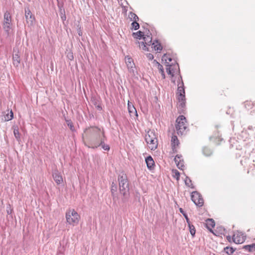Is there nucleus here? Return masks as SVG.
<instances>
[{
  "mask_svg": "<svg viewBox=\"0 0 255 255\" xmlns=\"http://www.w3.org/2000/svg\"><path fill=\"white\" fill-rule=\"evenodd\" d=\"M97 108L98 110H101L102 109V106L101 105H98Z\"/></svg>",
  "mask_w": 255,
  "mask_h": 255,
  "instance_id": "obj_44",
  "label": "nucleus"
},
{
  "mask_svg": "<svg viewBox=\"0 0 255 255\" xmlns=\"http://www.w3.org/2000/svg\"><path fill=\"white\" fill-rule=\"evenodd\" d=\"M182 156L178 154L176 155L174 158L175 162L176 163L179 161V160H182L181 159Z\"/></svg>",
  "mask_w": 255,
  "mask_h": 255,
  "instance_id": "obj_40",
  "label": "nucleus"
},
{
  "mask_svg": "<svg viewBox=\"0 0 255 255\" xmlns=\"http://www.w3.org/2000/svg\"><path fill=\"white\" fill-rule=\"evenodd\" d=\"M146 57L150 60H152L154 58L153 55L151 53H147L146 54Z\"/></svg>",
  "mask_w": 255,
  "mask_h": 255,
  "instance_id": "obj_42",
  "label": "nucleus"
},
{
  "mask_svg": "<svg viewBox=\"0 0 255 255\" xmlns=\"http://www.w3.org/2000/svg\"><path fill=\"white\" fill-rule=\"evenodd\" d=\"M147 167L149 169H152L154 165V162L151 156H148L145 159Z\"/></svg>",
  "mask_w": 255,
  "mask_h": 255,
  "instance_id": "obj_16",
  "label": "nucleus"
},
{
  "mask_svg": "<svg viewBox=\"0 0 255 255\" xmlns=\"http://www.w3.org/2000/svg\"><path fill=\"white\" fill-rule=\"evenodd\" d=\"M184 182H185V185L187 186H188V187H190L191 188H192V189H194L195 188L194 186L192 183L191 180L188 177L186 176V178H185V179L184 180Z\"/></svg>",
  "mask_w": 255,
  "mask_h": 255,
  "instance_id": "obj_26",
  "label": "nucleus"
},
{
  "mask_svg": "<svg viewBox=\"0 0 255 255\" xmlns=\"http://www.w3.org/2000/svg\"><path fill=\"white\" fill-rule=\"evenodd\" d=\"M66 123L67 124V126L69 127L70 130L72 131L75 130V128L74 127V126L73 125V123L71 120H66Z\"/></svg>",
  "mask_w": 255,
  "mask_h": 255,
  "instance_id": "obj_34",
  "label": "nucleus"
},
{
  "mask_svg": "<svg viewBox=\"0 0 255 255\" xmlns=\"http://www.w3.org/2000/svg\"><path fill=\"white\" fill-rule=\"evenodd\" d=\"M254 106V103L251 101H247L244 103L245 107L248 110L252 109Z\"/></svg>",
  "mask_w": 255,
  "mask_h": 255,
  "instance_id": "obj_25",
  "label": "nucleus"
},
{
  "mask_svg": "<svg viewBox=\"0 0 255 255\" xmlns=\"http://www.w3.org/2000/svg\"><path fill=\"white\" fill-rule=\"evenodd\" d=\"M205 149H204V154H205V155H206L207 156H209V155H210L211 154V153H209V154H206V153H205Z\"/></svg>",
  "mask_w": 255,
  "mask_h": 255,
  "instance_id": "obj_45",
  "label": "nucleus"
},
{
  "mask_svg": "<svg viewBox=\"0 0 255 255\" xmlns=\"http://www.w3.org/2000/svg\"><path fill=\"white\" fill-rule=\"evenodd\" d=\"M13 64L14 66L17 67L20 62V57L18 51L13 55Z\"/></svg>",
  "mask_w": 255,
  "mask_h": 255,
  "instance_id": "obj_15",
  "label": "nucleus"
},
{
  "mask_svg": "<svg viewBox=\"0 0 255 255\" xmlns=\"http://www.w3.org/2000/svg\"><path fill=\"white\" fill-rule=\"evenodd\" d=\"M25 17L26 22L28 26H32L34 24L35 17L31 12L29 7L25 8Z\"/></svg>",
  "mask_w": 255,
  "mask_h": 255,
  "instance_id": "obj_8",
  "label": "nucleus"
},
{
  "mask_svg": "<svg viewBox=\"0 0 255 255\" xmlns=\"http://www.w3.org/2000/svg\"><path fill=\"white\" fill-rule=\"evenodd\" d=\"M175 128L178 135H182L185 133L187 128L186 119L184 116H179L176 121Z\"/></svg>",
  "mask_w": 255,
  "mask_h": 255,
  "instance_id": "obj_3",
  "label": "nucleus"
},
{
  "mask_svg": "<svg viewBox=\"0 0 255 255\" xmlns=\"http://www.w3.org/2000/svg\"><path fill=\"white\" fill-rule=\"evenodd\" d=\"M28 0V1H31V0Z\"/></svg>",
  "mask_w": 255,
  "mask_h": 255,
  "instance_id": "obj_51",
  "label": "nucleus"
},
{
  "mask_svg": "<svg viewBox=\"0 0 255 255\" xmlns=\"http://www.w3.org/2000/svg\"><path fill=\"white\" fill-rule=\"evenodd\" d=\"M126 63L127 64L128 72L132 75H135V65L131 58L128 56L126 57Z\"/></svg>",
  "mask_w": 255,
  "mask_h": 255,
  "instance_id": "obj_12",
  "label": "nucleus"
},
{
  "mask_svg": "<svg viewBox=\"0 0 255 255\" xmlns=\"http://www.w3.org/2000/svg\"><path fill=\"white\" fill-rule=\"evenodd\" d=\"M243 249L249 252H253L255 251V244L244 246Z\"/></svg>",
  "mask_w": 255,
  "mask_h": 255,
  "instance_id": "obj_23",
  "label": "nucleus"
},
{
  "mask_svg": "<svg viewBox=\"0 0 255 255\" xmlns=\"http://www.w3.org/2000/svg\"><path fill=\"white\" fill-rule=\"evenodd\" d=\"M13 118V114L11 110L9 112V114L7 113L6 114H3V118H2V120L3 121H9L11 120Z\"/></svg>",
  "mask_w": 255,
  "mask_h": 255,
  "instance_id": "obj_20",
  "label": "nucleus"
},
{
  "mask_svg": "<svg viewBox=\"0 0 255 255\" xmlns=\"http://www.w3.org/2000/svg\"><path fill=\"white\" fill-rule=\"evenodd\" d=\"M246 239V236L242 232H237L233 236V241L237 244H240L244 242Z\"/></svg>",
  "mask_w": 255,
  "mask_h": 255,
  "instance_id": "obj_11",
  "label": "nucleus"
},
{
  "mask_svg": "<svg viewBox=\"0 0 255 255\" xmlns=\"http://www.w3.org/2000/svg\"><path fill=\"white\" fill-rule=\"evenodd\" d=\"M145 140L151 150H155L157 147V139L154 132L148 131L145 136Z\"/></svg>",
  "mask_w": 255,
  "mask_h": 255,
  "instance_id": "obj_5",
  "label": "nucleus"
},
{
  "mask_svg": "<svg viewBox=\"0 0 255 255\" xmlns=\"http://www.w3.org/2000/svg\"><path fill=\"white\" fill-rule=\"evenodd\" d=\"M227 239L229 242H231L232 240L233 241L232 238L230 236L227 237Z\"/></svg>",
  "mask_w": 255,
  "mask_h": 255,
  "instance_id": "obj_43",
  "label": "nucleus"
},
{
  "mask_svg": "<svg viewBox=\"0 0 255 255\" xmlns=\"http://www.w3.org/2000/svg\"><path fill=\"white\" fill-rule=\"evenodd\" d=\"M224 251L228 255H232L235 252V250L232 247H229L224 248Z\"/></svg>",
  "mask_w": 255,
  "mask_h": 255,
  "instance_id": "obj_27",
  "label": "nucleus"
},
{
  "mask_svg": "<svg viewBox=\"0 0 255 255\" xmlns=\"http://www.w3.org/2000/svg\"><path fill=\"white\" fill-rule=\"evenodd\" d=\"M128 108L129 114L131 117L135 118L138 117L136 110L131 103H130L129 102H128Z\"/></svg>",
  "mask_w": 255,
  "mask_h": 255,
  "instance_id": "obj_13",
  "label": "nucleus"
},
{
  "mask_svg": "<svg viewBox=\"0 0 255 255\" xmlns=\"http://www.w3.org/2000/svg\"><path fill=\"white\" fill-rule=\"evenodd\" d=\"M162 75V76L163 77V78H165V73H163Z\"/></svg>",
  "mask_w": 255,
  "mask_h": 255,
  "instance_id": "obj_46",
  "label": "nucleus"
},
{
  "mask_svg": "<svg viewBox=\"0 0 255 255\" xmlns=\"http://www.w3.org/2000/svg\"><path fill=\"white\" fill-rule=\"evenodd\" d=\"M178 103L177 105V107L181 110H183V109L185 107V97L184 98H177Z\"/></svg>",
  "mask_w": 255,
  "mask_h": 255,
  "instance_id": "obj_17",
  "label": "nucleus"
},
{
  "mask_svg": "<svg viewBox=\"0 0 255 255\" xmlns=\"http://www.w3.org/2000/svg\"><path fill=\"white\" fill-rule=\"evenodd\" d=\"M161 74H162L163 73H164V69L162 70L161 72H159Z\"/></svg>",
  "mask_w": 255,
  "mask_h": 255,
  "instance_id": "obj_47",
  "label": "nucleus"
},
{
  "mask_svg": "<svg viewBox=\"0 0 255 255\" xmlns=\"http://www.w3.org/2000/svg\"><path fill=\"white\" fill-rule=\"evenodd\" d=\"M187 224L191 235H192V237H194L196 233L195 227L192 224H191V222L187 223Z\"/></svg>",
  "mask_w": 255,
  "mask_h": 255,
  "instance_id": "obj_24",
  "label": "nucleus"
},
{
  "mask_svg": "<svg viewBox=\"0 0 255 255\" xmlns=\"http://www.w3.org/2000/svg\"><path fill=\"white\" fill-rule=\"evenodd\" d=\"M144 41L141 42H137L139 44V46L141 47L142 49L143 50L148 51V48L146 47L147 45L150 46L152 45V37L150 35H145L143 37Z\"/></svg>",
  "mask_w": 255,
  "mask_h": 255,
  "instance_id": "obj_9",
  "label": "nucleus"
},
{
  "mask_svg": "<svg viewBox=\"0 0 255 255\" xmlns=\"http://www.w3.org/2000/svg\"><path fill=\"white\" fill-rule=\"evenodd\" d=\"M162 60L165 61L166 63L169 64V62L172 61V58L170 57H168L166 54H165L162 57Z\"/></svg>",
  "mask_w": 255,
  "mask_h": 255,
  "instance_id": "obj_33",
  "label": "nucleus"
},
{
  "mask_svg": "<svg viewBox=\"0 0 255 255\" xmlns=\"http://www.w3.org/2000/svg\"><path fill=\"white\" fill-rule=\"evenodd\" d=\"M154 62H156V63L158 64V69L159 72H161L162 70H163V66L159 63L157 62L156 60H154Z\"/></svg>",
  "mask_w": 255,
  "mask_h": 255,
  "instance_id": "obj_41",
  "label": "nucleus"
},
{
  "mask_svg": "<svg viewBox=\"0 0 255 255\" xmlns=\"http://www.w3.org/2000/svg\"><path fill=\"white\" fill-rule=\"evenodd\" d=\"M53 178L58 185L60 184L63 182V178L58 170H55L53 173Z\"/></svg>",
  "mask_w": 255,
  "mask_h": 255,
  "instance_id": "obj_14",
  "label": "nucleus"
},
{
  "mask_svg": "<svg viewBox=\"0 0 255 255\" xmlns=\"http://www.w3.org/2000/svg\"><path fill=\"white\" fill-rule=\"evenodd\" d=\"M11 25V16L9 12L6 11L4 14L2 27L7 36L9 35Z\"/></svg>",
  "mask_w": 255,
  "mask_h": 255,
  "instance_id": "obj_6",
  "label": "nucleus"
},
{
  "mask_svg": "<svg viewBox=\"0 0 255 255\" xmlns=\"http://www.w3.org/2000/svg\"><path fill=\"white\" fill-rule=\"evenodd\" d=\"M176 66L178 67V69L179 68V65H178V64H177Z\"/></svg>",
  "mask_w": 255,
  "mask_h": 255,
  "instance_id": "obj_50",
  "label": "nucleus"
},
{
  "mask_svg": "<svg viewBox=\"0 0 255 255\" xmlns=\"http://www.w3.org/2000/svg\"><path fill=\"white\" fill-rule=\"evenodd\" d=\"M178 80L181 81V82H179L178 84L177 91L176 93L177 97V98H184V97H185L184 86L182 79V77L180 75L178 78Z\"/></svg>",
  "mask_w": 255,
  "mask_h": 255,
  "instance_id": "obj_10",
  "label": "nucleus"
},
{
  "mask_svg": "<svg viewBox=\"0 0 255 255\" xmlns=\"http://www.w3.org/2000/svg\"><path fill=\"white\" fill-rule=\"evenodd\" d=\"M133 36L134 38L136 39H140L141 37H143L144 34L143 33L140 31H138L136 32H133L132 33Z\"/></svg>",
  "mask_w": 255,
  "mask_h": 255,
  "instance_id": "obj_29",
  "label": "nucleus"
},
{
  "mask_svg": "<svg viewBox=\"0 0 255 255\" xmlns=\"http://www.w3.org/2000/svg\"><path fill=\"white\" fill-rule=\"evenodd\" d=\"M80 216L74 209H69L66 213L67 222L69 224L75 226L78 224Z\"/></svg>",
  "mask_w": 255,
  "mask_h": 255,
  "instance_id": "obj_4",
  "label": "nucleus"
},
{
  "mask_svg": "<svg viewBox=\"0 0 255 255\" xmlns=\"http://www.w3.org/2000/svg\"><path fill=\"white\" fill-rule=\"evenodd\" d=\"M177 167L181 170H183L184 167V165L183 164V160H179L177 163H176Z\"/></svg>",
  "mask_w": 255,
  "mask_h": 255,
  "instance_id": "obj_36",
  "label": "nucleus"
},
{
  "mask_svg": "<svg viewBox=\"0 0 255 255\" xmlns=\"http://www.w3.org/2000/svg\"><path fill=\"white\" fill-rule=\"evenodd\" d=\"M172 172L174 173L173 177L175 178L177 180H178L180 177V173L179 171L176 169H174L172 170Z\"/></svg>",
  "mask_w": 255,
  "mask_h": 255,
  "instance_id": "obj_38",
  "label": "nucleus"
},
{
  "mask_svg": "<svg viewBox=\"0 0 255 255\" xmlns=\"http://www.w3.org/2000/svg\"><path fill=\"white\" fill-rule=\"evenodd\" d=\"M117 190V186L116 184H115L114 182H113L111 186V193L112 195L113 196V198H114L116 195V192Z\"/></svg>",
  "mask_w": 255,
  "mask_h": 255,
  "instance_id": "obj_28",
  "label": "nucleus"
},
{
  "mask_svg": "<svg viewBox=\"0 0 255 255\" xmlns=\"http://www.w3.org/2000/svg\"><path fill=\"white\" fill-rule=\"evenodd\" d=\"M71 57H72V58H70L71 60L73 58V55H71Z\"/></svg>",
  "mask_w": 255,
  "mask_h": 255,
  "instance_id": "obj_49",
  "label": "nucleus"
},
{
  "mask_svg": "<svg viewBox=\"0 0 255 255\" xmlns=\"http://www.w3.org/2000/svg\"><path fill=\"white\" fill-rule=\"evenodd\" d=\"M88 131V142L85 145L89 148H97L101 146L103 140L105 138L104 131L97 127H91L86 128L85 132Z\"/></svg>",
  "mask_w": 255,
  "mask_h": 255,
  "instance_id": "obj_1",
  "label": "nucleus"
},
{
  "mask_svg": "<svg viewBox=\"0 0 255 255\" xmlns=\"http://www.w3.org/2000/svg\"><path fill=\"white\" fill-rule=\"evenodd\" d=\"M78 34H79V35H82V32H79Z\"/></svg>",
  "mask_w": 255,
  "mask_h": 255,
  "instance_id": "obj_48",
  "label": "nucleus"
},
{
  "mask_svg": "<svg viewBox=\"0 0 255 255\" xmlns=\"http://www.w3.org/2000/svg\"><path fill=\"white\" fill-rule=\"evenodd\" d=\"M118 181L120 192L123 196L122 200L123 202H126L129 197V182L126 174H120L118 176Z\"/></svg>",
  "mask_w": 255,
  "mask_h": 255,
  "instance_id": "obj_2",
  "label": "nucleus"
},
{
  "mask_svg": "<svg viewBox=\"0 0 255 255\" xmlns=\"http://www.w3.org/2000/svg\"><path fill=\"white\" fill-rule=\"evenodd\" d=\"M152 45L153 46L154 49L157 51H160L162 49V46L160 43L158 42L157 40L154 41L152 43Z\"/></svg>",
  "mask_w": 255,
  "mask_h": 255,
  "instance_id": "obj_21",
  "label": "nucleus"
},
{
  "mask_svg": "<svg viewBox=\"0 0 255 255\" xmlns=\"http://www.w3.org/2000/svg\"><path fill=\"white\" fill-rule=\"evenodd\" d=\"M179 211L183 215V217H184V218H185L187 223L190 222L189 218L188 217L187 214L184 211L182 208H179Z\"/></svg>",
  "mask_w": 255,
  "mask_h": 255,
  "instance_id": "obj_37",
  "label": "nucleus"
},
{
  "mask_svg": "<svg viewBox=\"0 0 255 255\" xmlns=\"http://www.w3.org/2000/svg\"><path fill=\"white\" fill-rule=\"evenodd\" d=\"M105 138H104L102 142H101L102 143L101 144V146H102V147L105 150L109 151L110 150V146L109 145L105 143Z\"/></svg>",
  "mask_w": 255,
  "mask_h": 255,
  "instance_id": "obj_35",
  "label": "nucleus"
},
{
  "mask_svg": "<svg viewBox=\"0 0 255 255\" xmlns=\"http://www.w3.org/2000/svg\"><path fill=\"white\" fill-rule=\"evenodd\" d=\"M166 72L168 74L170 75L172 77H173L174 76V73L175 71L173 70V69H172L171 68V65L169 64H167L166 65Z\"/></svg>",
  "mask_w": 255,
  "mask_h": 255,
  "instance_id": "obj_30",
  "label": "nucleus"
},
{
  "mask_svg": "<svg viewBox=\"0 0 255 255\" xmlns=\"http://www.w3.org/2000/svg\"><path fill=\"white\" fill-rule=\"evenodd\" d=\"M129 16L131 19V20H132L133 21H137L139 19L137 15L132 12L129 13Z\"/></svg>",
  "mask_w": 255,
  "mask_h": 255,
  "instance_id": "obj_31",
  "label": "nucleus"
},
{
  "mask_svg": "<svg viewBox=\"0 0 255 255\" xmlns=\"http://www.w3.org/2000/svg\"><path fill=\"white\" fill-rule=\"evenodd\" d=\"M59 11H60L61 18L62 20L63 21H64L66 19V16L65 14V10L63 8H60Z\"/></svg>",
  "mask_w": 255,
  "mask_h": 255,
  "instance_id": "obj_32",
  "label": "nucleus"
},
{
  "mask_svg": "<svg viewBox=\"0 0 255 255\" xmlns=\"http://www.w3.org/2000/svg\"><path fill=\"white\" fill-rule=\"evenodd\" d=\"M191 200L196 205L202 207L204 204V200L201 194L197 191H193L191 195Z\"/></svg>",
  "mask_w": 255,
  "mask_h": 255,
  "instance_id": "obj_7",
  "label": "nucleus"
},
{
  "mask_svg": "<svg viewBox=\"0 0 255 255\" xmlns=\"http://www.w3.org/2000/svg\"><path fill=\"white\" fill-rule=\"evenodd\" d=\"M206 227L210 231H212V229L215 226V223L213 219H208L206 220Z\"/></svg>",
  "mask_w": 255,
  "mask_h": 255,
  "instance_id": "obj_19",
  "label": "nucleus"
},
{
  "mask_svg": "<svg viewBox=\"0 0 255 255\" xmlns=\"http://www.w3.org/2000/svg\"><path fill=\"white\" fill-rule=\"evenodd\" d=\"M13 134H14V137L16 138V140L17 141L19 142L21 140L20 133L19 132V128H18V126H14L13 127Z\"/></svg>",
  "mask_w": 255,
  "mask_h": 255,
  "instance_id": "obj_18",
  "label": "nucleus"
},
{
  "mask_svg": "<svg viewBox=\"0 0 255 255\" xmlns=\"http://www.w3.org/2000/svg\"><path fill=\"white\" fill-rule=\"evenodd\" d=\"M131 25L134 30H137L139 28V24L137 21H133Z\"/></svg>",
  "mask_w": 255,
  "mask_h": 255,
  "instance_id": "obj_39",
  "label": "nucleus"
},
{
  "mask_svg": "<svg viewBox=\"0 0 255 255\" xmlns=\"http://www.w3.org/2000/svg\"><path fill=\"white\" fill-rule=\"evenodd\" d=\"M179 140L176 135H173L171 138V144L173 149L175 148L179 144Z\"/></svg>",
  "mask_w": 255,
  "mask_h": 255,
  "instance_id": "obj_22",
  "label": "nucleus"
}]
</instances>
